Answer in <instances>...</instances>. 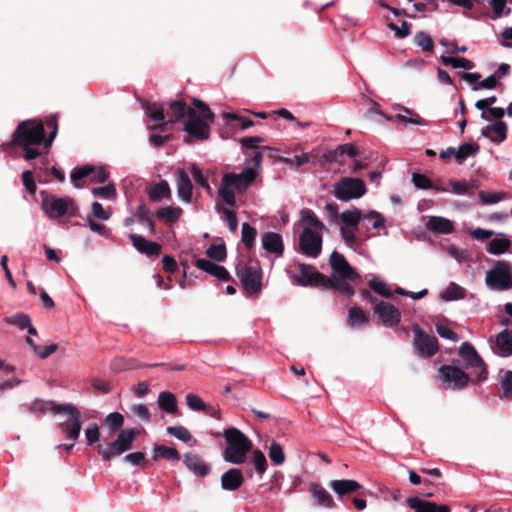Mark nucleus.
I'll list each match as a JSON object with an SVG mask.
<instances>
[{"label": "nucleus", "mask_w": 512, "mask_h": 512, "mask_svg": "<svg viewBox=\"0 0 512 512\" xmlns=\"http://www.w3.org/2000/svg\"><path fill=\"white\" fill-rule=\"evenodd\" d=\"M51 127L49 137L45 138V129L42 121L25 120L18 124L12 135V144L18 147H26L27 145H41L45 147L51 146L57 135L58 125L55 120L48 121Z\"/></svg>", "instance_id": "f257e3e1"}, {"label": "nucleus", "mask_w": 512, "mask_h": 512, "mask_svg": "<svg viewBox=\"0 0 512 512\" xmlns=\"http://www.w3.org/2000/svg\"><path fill=\"white\" fill-rule=\"evenodd\" d=\"M256 178L255 169L244 168L240 173H224L221 177L218 195L226 205L235 207V192L245 193L254 183Z\"/></svg>", "instance_id": "f03ea898"}, {"label": "nucleus", "mask_w": 512, "mask_h": 512, "mask_svg": "<svg viewBox=\"0 0 512 512\" xmlns=\"http://www.w3.org/2000/svg\"><path fill=\"white\" fill-rule=\"evenodd\" d=\"M194 108L189 109V115L184 122L183 130L191 137L205 141L210 137L209 122L215 119L214 112L202 100L193 99Z\"/></svg>", "instance_id": "7ed1b4c3"}, {"label": "nucleus", "mask_w": 512, "mask_h": 512, "mask_svg": "<svg viewBox=\"0 0 512 512\" xmlns=\"http://www.w3.org/2000/svg\"><path fill=\"white\" fill-rule=\"evenodd\" d=\"M227 445L224 449V460L233 465H242L247 460V454L252 451V441L238 428L230 427L219 434Z\"/></svg>", "instance_id": "20e7f679"}, {"label": "nucleus", "mask_w": 512, "mask_h": 512, "mask_svg": "<svg viewBox=\"0 0 512 512\" xmlns=\"http://www.w3.org/2000/svg\"><path fill=\"white\" fill-rule=\"evenodd\" d=\"M41 196V209L50 219H73L80 216L78 204L73 198L47 194L46 191H41Z\"/></svg>", "instance_id": "39448f33"}, {"label": "nucleus", "mask_w": 512, "mask_h": 512, "mask_svg": "<svg viewBox=\"0 0 512 512\" xmlns=\"http://www.w3.org/2000/svg\"><path fill=\"white\" fill-rule=\"evenodd\" d=\"M50 412L52 414H68V418L60 422L58 427L66 440L77 442L82 429V420L80 410L70 403L50 402Z\"/></svg>", "instance_id": "423d86ee"}, {"label": "nucleus", "mask_w": 512, "mask_h": 512, "mask_svg": "<svg viewBox=\"0 0 512 512\" xmlns=\"http://www.w3.org/2000/svg\"><path fill=\"white\" fill-rule=\"evenodd\" d=\"M460 360H454L465 369H471L477 383L483 382L488 377V368L475 347L468 341L461 344L458 349Z\"/></svg>", "instance_id": "0eeeda50"}, {"label": "nucleus", "mask_w": 512, "mask_h": 512, "mask_svg": "<svg viewBox=\"0 0 512 512\" xmlns=\"http://www.w3.org/2000/svg\"><path fill=\"white\" fill-rule=\"evenodd\" d=\"M138 434L139 432L134 428L122 429L116 439L111 442L108 447H103L102 444H98L96 446L97 453L101 456L102 460L110 461L131 450Z\"/></svg>", "instance_id": "6e6552de"}, {"label": "nucleus", "mask_w": 512, "mask_h": 512, "mask_svg": "<svg viewBox=\"0 0 512 512\" xmlns=\"http://www.w3.org/2000/svg\"><path fill=\"white\" fill-rule=\"evenodd\" d=\"M235 273L247 295L261 293L263 271L259 265L249 266L243 261H239L235 266Z\"/></svg>", "instance_id": "1a4fd4ad"}, {"label": "nucleus", "mask_w": 512, "mask_h": 512, "mask_svg": "<svg viewBox=\"0 0 512 512\" xmlns=\"http://www.w3.org/2000/svg\"><path fill=\"white\" fill-rule=\"evenodd\" d=\"M486 285L494 291H505L512 288L511 264L506 260H498L486 272Z\"/></svg>", "instance_id": "9d476101"}, {"label": "nucleus", "mask_w": 512, "mask_h": 512, "mask_svg": "<svg viewBox=\"0 0 512 512\" xmlns=\"http://www.w3.org/2000/svg\"><path fill=\"white\" fill-rule=\"evenodd\" d=\"M366 185L363 180L353 177H343L334 185L333 194L336 199L348 202L359 199L366 193Z\"/></svg>", "instance_id": "9b49d317"}, {"label": "nucleus", "mask_w": 512, "mask_h": 512, "mask_svg": "<svg viewBox=\"0 0 512 512\" xmlns=\"http://www.w3.org/2000/svg\"><path fill=\"white\" fill-rule=\"evenodd\" d=\"M297 269L299 275L292 276V279L298 286L323 289L325 281L328 283V277L316 270L313 265L299 263Z\"/></svg>", "instance_id": "f8f14e48"}, {"label": "nucleus", "mask_w": 512, "mask_h": 512, "mask_svg": "<svg viewBox=\"0 0 512 512\" xmlns=\"http://www.w3.org/2000/svg\"><path fill=\"white\" fill-rule=\"evenodd\" d=\"M414 337V347L420 357L429 358L434 356L439 350V343L435 336L425 332L418 324L412 326Z\"/></svg>", "instance_id": "ddd939ff"}, {"label": "nucleus", "mask_w": 512, "mask_h": 512, "mask_svg": "<svg viewBox=\"0 0 512 512\" xmlns=\"http://www.w3.org/2000/svg\"><path fill=\"white\" fill-rule=\"evenodd\" d=\"M441 380L453 390H462L469 384V375L460 367L454 365H442L439 368Z\"/></svg>", "instance_id": "4468645a"}, {"label": "nucleus", "mask_w": 512, "mask_h": 512, "mask_svg": "<svg viewBox=\"0 0 512 512\" xmlns=\"http://www.w3.org/2000/svg\"><path fill=\"white\" fill-rule=\"evenodd\" d=\"M299 248L302 254L317 258L322 251V236L309 227H305L299 236Z\"/></svg>", "instance_id": "2eb2a0df"}, {"label": "nucleus", "mask_w": 512, "mask_h": 512, "mask_svg": "<svg viewBox=\"0 0 512 512\" xmlns=\"http://www.w3.org/2000/svg\"><path fill=\"white\" fill-rule=\"evenodd\" d=\"M330 266L332 269L331 279L349 278V280L354 281L358 278V274L346 258L337 251H333L330 255Z\"/></svg>", "instance_id": "dca6fc26"}, {"label": "nucleus", "mask_w": 512, "mask_h": 512, "mask_svg": "<svg viewBox=\"0 0 512 512\" xmlns=\"http://www.w3.org/2000/svg\"><path fill=\"white\" fill-rule=\"evenodd\" d=\"M381 323L386 327H393L400 323L401 312L391 303L380 301L373 308Z\"/></svg>", "instance_id": "f3484780"}, {"label": "nucleus", "mask_w": 512, "mask_h": 512, "mask_svg": "<svg viewBox=\"0 0 512 512\" xmlns=\"http://www.w3.org/2000/svg\"><path fill=\"white\" fill-rule=\"evenodd\" d=\"M133 247L140 253L148 257L158 256L162 250V245L158 242L147 240L144 236L131 233L128 236Z\"/></svg>", "instance_id": "a211bd4d"}, {"label": "nucleus", "mask_w": 512, "mask_h": 512, "mask_svg": "<svg viewBox=\"0 0 512 512\" xmlns=\"http://www.w3.org/2000/svg\"><path fill=\"white\" fill-rule=\"evenodd\" d=\"M494 354L507 358L512 356V330L504 329L495 336L491 344Z\"/></svg>", "instance_id": "6ab92c4d"}, {"label": "nucleus", "mask_w": 512, "mask_h": 512, "mask_svg": "<svg viewBox=\"0 0 512 512\" xmlns=\"http://www.w3.org/2000/svg\"><path fill=\"white\" fill-rule=\"evenodd\" d=\"M177 195L184 203H191L193 196V184L188 173L179 168L176 171Z\"/></svg>", "instance_id": "aec40b11"}, {"label": "nucleus", "mask_w": 512, "mask_h": 512, "mask_svg": "<svg viewBox=\"0 0 512 512\" xmlns=\"http://www.w3.org/2000/svg\"><path fill=\"white\" fill-rule=\"evenodd\" d=\"M195 266L199 270H202L203 272L216 277L217 279L221 281H231L232 277L229 273V271L224 267L217 265L207 259L204 258H198L195 261Z\"/></svg>", "instance_id": "412c9836"}, {"label": "nucleus", "mask_w": 512, "mask_h": 512, "mask_svg": "<svg viewBox=\"0 0 512 512\" xmlns=\"http://www.w3.org/2000/svg\"><path fill=\"white\" fill-rule=\"evenodd\" d=\"M185 466L196 476L205 477L211 472V466L202 457L194 453L184 455Z\"/></svg>", "instance_id": "4be33fe9"}, {"label": "nucleus", "mask_w": 512, "mask_h": 512, "mask_svg": "<svg viewBox=\"0 0 512 512\" xmlns=\"http://www.w3.org/2000/svg\"><path fill=\"white\" fill-rule=\"evenodd\" d=\"M481 135L500 144L507 139V124L502 120L489 124L482 129Z\"/></svg>", "instance_id": "5701e85b"}, {"label": "nucleus", "mask_w": 512, "mask_h": 512, "mask_svg": "<svg viewBox=\"0 0 512 512\" xmlns=\"http://www.w3.org/2000/svg\"><path fill=\"white\" fill-rule=\"evenodd\" d=\"M243 482V473L238 468H231L221 476V488L226 491L238 490Z\"/></svg>", "instance_id": "b1692460"}, {"label": "nucleus", "mask_w": 512, "mask_h": 512, "mask_svg": "<svg viewBox=\"0 0 512 512\" xmlns=\"http://www.w3.org/2000/svg\"><path fill=\"white\" fill-rule=\"evenodd\" d=\"M262 248L269 253L275 254L277 257L282 256L284 252L282 236L275 232L264 233L262 236Z\"/></svg>", "instance_id": "393cba45"}, {"label": "nucleus", "mask_w": 512, "mask_h": 512, "mask_svg": "<svg viewBox=\"0 0 512 512\" xmlns=\"http://www.w3.org/2000/svg\"><path fill=\"white\" fill-rule=\"evenodd\" d=\"M308 491L310 492L315 505L325 508L335 507L336 504L332 496L321 485L317 483H311Z\"/></svg>", "instance_id": "a878e982"}, {"label": "nucleus", "mask_w": 512, "mask_h": 512, "mask_svg": "<svg viewBox=\"0 0 512 512\" xmlns=\"http://www.w3.org/2000/svg\"><path fill=\"white\" fill-rule=\"evenodd\" d=\"M329 487L337 494L338 498L352 494L362 488V485L352 479L332 480Z\"/></svg>", "instance_id": "bb28decb"}, {"label": "nucleus", "mask_w": 512, "mask_h": 512, "mask_svg": "<svg viewBox=\"0 0 512 512\" xmlns=\"http://www.w3.org/2000/svg\"><path fill=\"white\" fill-rule=\"evenodd\" d=\"M427 229L441 234H450L454 230L452 221L441 216H430L426 224Z\"/></svg>", "instance_id": "cd10ccee"}, {"label": "nucleus", "mask_w": 512, "mask_h": 512, "mask_svg": "<svg viewBox=\"0 0 512 512\" xmlns=\"http://www.w3.org/2000/svg\"><path fill=\"white\" fill-rule=\"evenodd\" d=\"M343 155L355 158L358 156V150L352 143L340 144L334 150H330L326 153V159L330 162H337Z\"/></svg>", "instance_id": "c85d7f7f"}, {"label": "nucleus", "mask_w": 512, "mask_h": 512, "mask_svg": "<svg viewBox=\"0 0 512 512\" xmlns=\"http://www.w3.org/2000/svg\"><path fill=\"white\" fill-rule=\"evenodd\" d=\"M349 278L331 279L328 277V283L325 281L323 290L334 289L341 292L347 297H352L355 294L354 288L348 283Z\"/></svg>", "instance_id": "c756f323"}, {"label": "nucleus", "mask_w": 512, "mask_h": 512, "mask_svg": "<svg viewBox=\"0 0 512 512\" xmlns=\"http://www.w3.org/2000/svg\"><path fill=\"white\" fill-rule=\"evenodd\" d=\"M134 215L137 217V220L141 225L147 227L151 234H155V222L150 210L144 203H141L137 206L134 211Z\"/></svg>", "instance_id": "7c9ffc66"}, {"label": "nucleus", "mask_w": 512, "mask_h": 512, "mask_svg": "<svg viewBox=\"0 0 512 512\" xmlns=\"http://www.w3.org/2000/svg\"><path fill=\"white\" fill-rule=\"evenodd\" d=\"M446 302L457 301L466 297V290L455 282H451L440 294Z\"/></svg>", "instance_id": "2f4dec72"}, {"label": "nucleus", "mask_w": 512, "mask_h": 512, "mask_svg": "<svg viewBox=\"0 0 512 512\" xmlns=\"http://www.w3.org/2000/svg\"><path fill=\"white\" fill-rule=\"evenodd\" d=\"M158 405L161 410L168 414H175L178 409L175 395L169 391L160 392L158 396Z\"/></svg>", "instance_id": "473e14b6"}, {"label": "nucleus", "mask_w": 512, "mask_h": 512, "mask_svg": "<svg viewBox=\"0 0 512 512\" xmlns=\"http://www.w3.org/2000/svg\"><path fill=\"white\" fill-rule=\"evenodd\" d=\"M169 108L173 116L168 120V122L175 123L183 118H187L191 107H188L182 100H171L169 102Z\"/></svg>", "instance_id": "72a5a7b5"}, {"label": "nucleus", "mask_w": 512, "mask_h": 512, "mask_svg": "<svg viewBox=\"0 0 512 512\" xmlns=\"http://www.w3.org/2000/svg\"><path fill=\"white\" fill-rule=\"evenodd\" d=\"M159 458H163L169 461H178L180 460V454L177 449L173 447H167L164 445H155L153 448L152 459L154 461H158Z\"/></svg>", "instance_id": "f704fd0d"}, {"label": "nucleus", "mask_w": 512, "mask_h": 512, "mask_svg": "<svg viewBox=\"0 0 512 512\" xmlns=\"http://www.w3.org/2000/svg\"><path fill=\"white\" fill-rule=\"evenodd\" d=\"M183 214L182 208L178 206H166L160 208L156 212V216L159 220L166 221L168 223L177 222Z\"/></svg>", "instance_id": "c9c22d12"}, {"label": "nucleus", "mask_w": 512, "mask_h": 512, "mask_svg": "<svg viewBox=\"0 0 512 512\" xmlns=\"http://www.w3.org/2000/svg\"><path fill=\"white\" fill-rule=\"evenodd\" d=\"M412 182L417 189H422V190L433 189L438 192H447L448 191L444 187H439V186L434 185L433 182L431 181V179L425 174L414 172L412 174Z\"/></svg>", "instance_id": "e433bc0d"}, {"label": "nucleus", "mask_w": 512, "mask_h": 512, "mask_svg": "<svg viewBox=\"0 0 512 512\" xmlns=\"http://www.w3.org/2000/svg\"><path fill=\"white\" fill-rule=\"evenodd\" d=\"M477 143H463L456 149L455 160L458 164H462L468 157L476 156L479 152Z\"/></svg>", "instance_id": "4c0bfd02"}, {"label": "nucleus", "mask_w": 512, "mask_h": 512, "mask_svg": "<svg viewBox=\"0 0 512 512\" xmlns=\"http://www.w3.org/2000/svg\"><path fill=\"white\" fill-rule=\"evenodd\" d=\"M148 195L153 202L160 201L163 198H169L171 196V190L168 182L161 180L149 190Z\"/></svg>", "instance_id": "58836bf2"}, {"label": "nucleus", "mask_w": 512, "mask_h": 512, "mask_svg": "<svg viewBox=\"0 0 512 512\" xmlns=\"http://www.w3.org/2000/svg\"><path fill=\"white\" fill-rule=\"evenodd\" d=\"M369 322L368 316L359 307H352L348 311L347 324L352 327H360Z\"/></svg>", "instance_id": "ea45409f"}, {"label": "nucleus", "mask_w": 512, "mask_h": 512, "mask_svg": "<svg viewBox=\"0 0 512 512\" xmlns=\"http://www.w3.org/2000/svg\"><path fill=\"white\" fill-rule=\"evenodd\" d=\"M440 61L442 62V64L446 66H451L453 68H461L467 71L472 70L475 66V64L471 60L463 57H451L442 55L440 57Z\"/></svg>", "instance_id": "a19ab883"}, {"label": "nucleus", "mask_w": 512, "mask_h": 512, "mask_svg": "<svg viewBox=\"0 0 512 512\" xmlns=\"http://www.w3.org/2000/svg\"><path fill=\"white\" fill-rule=\"evenodd\" d=\"M511 247V241L505 237L494 238L490 240L487 246V252L492 255H501L509 251Z\"/></svg>", "instance_id": "79ce46f5"}, {"label": "nucleus", "mask_w": 512, "mask_h": 512, "mask_svg": "<svg viewBox=\"0 0 512 512\" xmlns=\"http://www.w3.org/2000/svg\"><path fill=\"white\" fill-rule=\"evenodd\" d=\"M263 150H271V147L263 146L260 148V150H256V151H253L252 153H248V155H246V159H245V164L250 165L245 168L246 169H255L257 177L259 175L261 163L263 160V154H262Z\"/></svg>", "instance_id": "37998d69"}, {"label": "nucleus", "mask_w": 512, "mask_h": 512, "mask_svg": "<svg viewBox=\"0 0 512 512\" xmlns=\"http://www.w3.org/2000/svg\"><path fill=\"white\" fill-rule=\"evenodd\" d=\"M414 43L423 53H432L434 51V41L425 31H418L414 36Z\"/></svg>", "instance_id": "c03bdc74"}, {"label": "nucleus", "mask_w": 512, "mask_h": 512, "mask_svg": "<svg viewBox=\"0 0 512 512\" xmlns=\"http://www.w3.org/2000/svg\"><path fill=\"white\" fill-rule=\"evenodd\" d=\"M406 502L410 508L415 510V512H433V509L437 508L436 503L422 501L417 496L409 497Z\"/></svg>", "instance_id": "a18cd8bd"}, {"label": "nucleus", "mask_w": 512, "mask_h": 512, "mask_svg": "<svg viewBox=\"0 0 512 512\" xmlns=\"http://www.w3.org/2000/svg\"><path fill=\"white\" fill-rule=\"evenodd\" d=\"M251 463L259 476H262L267 471V459L261 450L256 449L252 451Z\"/></svg>", "instance_id": "49530a36"}, {"label": "nucleus", "mask_w": 512, "mask_h": 512, "mask_svg": "<svg viewBox=\"0 0 512 512\" xmlns=\"http://www.w3.org/2000/svg\"><path fill=\"white\" fill-rule=\"evenodd\" d=\"M94 171V167L91 165H84L75 167L71 171L70 178L75 188H81L83 185L78 183L79 180L88 177Z\"/></svg>", "instance_id": "de8ad7c7"}, {"label": "nucleus", "mask_w": 512, "mask_h": 512, "mask_svg": "<svg viewBox=\"0 0 512 512\" xmlns=\"http://www.w3.org/2000/svg\"><path fill=\"white\" fill-rule=\"evenodd\" d=\"M268 456L272 463L276 466H280L285 462V453L283 447L276 441L271 442Z\"/></svg>", "instance_id": "09e8293b"}, {"label": "nucleus", "mask_w": 512, "mask_h": 512, "mask_svg": "<svg viewBox=\"0 0 512 512\" xmlns=\"http://www.w3.org/2000/svg\"><path fill=\"white\" fill-rule=\"evenodd\" d=\"M143 108L147 117H149L152 121L161 122L164 120V108L161 104L155 102L148 103L143 105Z\"/></svg>", "instance_id": "8fccbe9b"}, {"label": "nucleus", "mask_w": 512, "mask_h": 512, "mask_svg": "<svg viewBox=\"0 0 512 512\" xmlns=\"http://www.w3.org/2000/svg\"><path fill=\"white\" fill-rule=\"evenodd\" d=\"M91 192L95 197L106 200H113L117 196L115 184L112 182L108 183L105 186L95 187L92 189Z\"/></svg>", "instance_id": "3c124183"}, {"label": "nucleus", "mask_w": 512, "mask_h": 512, "mask_svg": "<svg viewBox=\"0 0 512 512\" xmlns=\"http://www.w3.org/2000/svg\"><path fill=\"white\" fill-rule=\"evenodd\" d=\"M256 236V228L247 222L243 223L241 240L247 249H251L254 246Z\"/></svg>", "instance_id": "603ef678"}, {"label": "nucleus", "mask_w": 512, "mask_h": 512, "mask_svg": "<svg viewBox=\"0 0 512 512\" xmlns=\"http://www.w3.org/2000/svg\"><path fill=\"white\" fill-rule=\"evenodd\" d=\"M206 254L209 258L216 262H223L227 257V250L224 243L211 244L206 250Z\"/></svg>", "instance_id": "864d4df0"}, {"label": "nucleus", "mask_w": 512, "mask_h": 512, "mask_svg": "<svg viewBox=\"0 0 512 512\" xmlns=\"http://www.w3.org/2000/svg\"><path fill=\"white\" fill-rule=\"evenodd\" d=\"M368 285L375 293L382 297L391 298L393 296V293L387 284L375 276L369 280Z\"/></svg>", "instance_id": "5fc2aeb1"}, {"label": "nucleus", "mask_w": 512, "mask_h": 512, "mask_svg": "<svg viewBox=\"0 0 512 512\" xmlns=\"http://www.w3.org/2000/svg\"><path fill=\"white\" fill-rule=\"evenodd\" d=\"M166 432L184 443H187L192 439L190 431L182 425L168 426L166 428Z\"/></svg>", "instance_id": "6e6d98bb"}, {"label": "nucleus", "mask_w": 512, "mask_h": 512, "mask_svg": "<svg viewBox=\"0 0 512 512\" xmlns=\"http://www.w3.org/2000/svg\"><path fill=\"white\" fill-rule=\"evenodd\" d=\"M224 119L226 123L236 121L242 129H248L254 125V121L250 117L238 115L232 112L225 113Z\"/></svg>", "instance_id": "4d7b16f0"}, {"label": "nucleus", "mask_w": 512, "mask_h": 512, "mask_svg": "<svg viewBox=\"0 0 512 512\" xmlns=\"http://www.w3.org/2000/svg\"><path fill=\"white\" fill-rule=\"evenodd\" d=\"M55 402L54 400L44 401L41 399H35L31 405L25 406L21 405V407H25L26 410L30 413L34 414H45L47 411H50L51 403Z\"/></svg>", "instance_id": "13d9d810"}, {"label": "nucleus", "mask_w": 512, "mask_h": 512, "mask_svg": "<svg viewBox=\"0 0 512 512\" xmlns=\"http://www.w3.org/2000/svg\"><path fill=\"white\" fill-rule=\"evenodd\" d=\"M342 222L350 227H356L361 220V211L359 209L345 210L341 213Z\"/></svg>", "instance_id": "bf43d9fd"}, {"label": "nucleus", "mask_w": 512, "mask_h": 512, "mask_svg": "<svg viewBox=\"0 0 512 512\" xmlns=\"http://www.w3.org/2000/svg\"><path fill=\"white\" fill-rule=\"evenodd\" d=\"M30 317L25 313H16L12 316L6 317L5 322L18 327L20 330L26 329L30 324Z\"/></svg>", "instance_id": "052dcab7"}, {"label": "nucleus", "mask_w": 512, "mask_h": 512, "mask_svg": "<svg viewBox=\"0 0 512 512\" xmlns=\"http://www.w3.org/2000/svg\"><path fill=\"white\" fill-rule=\"evenodd\" d=\"M301 217L304 222L312 226L316 230H323L325 228L322 221L318 219L315 212L311 209H304L301 211Z\"/></svg>", "instance_id": "680f3d73"}, {"label": "nucleus", "mask_w": 512, "mask_h": 512, "mask_svg": "<svg viewBox=\"0 0 512 512\" xmlns=\"http://www.w3.org/2000/svg\"><path fill=\"white\" fill-rule=\"evenodd\" d=\"M85 438L87 446H92L96 443L97 445L100 444V431L97 423L93 422L88 424V426L85 429Z\"/></svg>", "instance_id": "e2e57ef3"}, {"label": "nucleus", "mask_w": 512, "mask_h": 512, "mask_svg": "<svg viewBox=\"0 0 512 512\" xmlns=\"http://www.w3.org/2000/svg\"><path fill=\"white\" fill-rule=\"evenodd\" d=\"M186 404L189 409L196 412H203V410L207 408V404L202 400V398L194 393L186 395Z\"/></svg>", "instance_id": "0e129e2a"}, {"label": "nucleus", "mask_w": 512, "mask_h": 512, "mask_svg": "<svg viewBox=\"0 0 512 512\" xmlns=\"http://www.w3.org/2000/svg\"><path fill=\"white\" fill-rule=\"evenodd\" d=\"M189 170L191 172V175H192L195 183L198 186L205 188L207 190L210 189L207 178L203 175V172L198 165H196L195 163L190 164Z\"/></svg>", "instance_id": "69168bd1"}, {"label": "nucleus", "mask_w": 512, "mask_h": 512, "mask_svg": "<svg viewBox=\"0 0 512 512\" xmlns=\"http://www.w3.org/2000/svg\"><path fill=\"white\" fill-rule=\"evenodd\" d=\"M263 141V138L262 137H259V136H248V137H243L240 139V144H241V147H242V150H243V153L245 155H248L249 153V149L251 150H260L258 148V144L261 143Z\"/></svg>", "instance_id": "338daca9"}, {"label": "nucleus", "mask_w": 512, "mask_h": 512, "mask_svg": "<svg viewBox=\"0 0 512 512\" xmlns=\"http://www.w3.org/2000/svg\"><path fill=\"white\" fill-rule=\"evenodd\" d=\"M103 424L108 425L111 431L114 432L123 426L124 416L119 412H112L106 416Z\"/></svg>", "instance_id": "774afa93"}]
</instances>
